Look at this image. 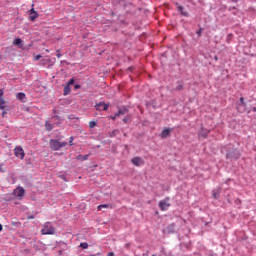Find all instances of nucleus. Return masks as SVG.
Returning a JSON list of instances; mask_svg holds the SVG:
<instances>
[{
	"label": "nucleus",
	"mask_w": 256,
	"mask_h": 256,
	"mask_svg": "<svg viewBox=\"0 0 256 256\" xmlns=\"http://www.w3.org/2000/svg\"><path fill=\"white\" fill-rule=\"evenodd\" d=\"M41 235H55V228L51 225V222L42 225Z\"/></svg>",
	"instance_id": "nucleus-1"
},
{
	"label": "nucleus",
	"mask_w": 256,
	"mask_h": 256,
	"mask_svg": "<svg viewBox=\"0 0 256 256\" xmlns=\"http://www.w3.org/2000/svg\"><path fill=\"white\" fill-rule=\"evenodd\" d=\"M49 145L52 151H59L62 147H67V142H60L59 140L51 139Z\"/></svg>",
	"instance_id": "nucleus-2"
},
{
	"label": "nucleus",
	"mask_w": 256,
	"mask_h": 256,
	"mask_svg": "<svg viewBox=\"0 0 256 256\" xmlns=\"http://www.w3.org/2000/svg\"><path fill=\"white\" fill-rule=\"evenodd\" d=\"M170 198L166 197L164 200L159 202V207L161 211H167L169 207H171V203H169Z\"/></svg>",
	"instance_id": "nucleus-3"
},
{
	"label": "nucleus",
	"mask_w": 256,
	"mask_h": 256,
	"mask_svg": "<svg viewBox=\"0 0 256 256\" xmlns=\"http://www.w3.org/2000/svg\"><path fill=\"white\" fill-rule=\"evenodd\" d=\"M14 154L18 159H25V150H23V147L21 146L15 147Z\"/></svg>",
	"instance_id": "nucleus-4"
},
{
	"label": "nucleus",
	"mask_w": 256,
	"mask_h": 256,
	"mask_svg": "<svg viewBox=\"0 0 256 256\" xmlns=\"http://www.w3.org/2000/svg\"><path fill=\"white\" fill-rule=\"evenodd\" d=\"M33 7H35V4H32V8L29 10V21H35L39 17V13Z\"/></svg>",
	"instance_id": "nucleus-5"
},
{
	"label": "nucleus",
	"mask_w": 256,
	"mask_h": 256,
	"mask_svg": "<svg viewBox=\"0 0 256 256\" xmlns=\"http://www.w3.org/2000/svg\"><path fill=\"white\" fill-rule=\"evenodd\" d=\"M15 197H18V199H23L25 197V189L23 187H18L14 190Z\"/></svg>",
	"instance_id": "nucleus-6"
},
{
	"label": "nucleus",
	"mask_w": 256,
	"mask_h": 256,
	"mask_svg": "<svg viewBox=\"0 0 256 256\" xmlns=\"http://www.w3.org/2000/svg\"><path fill=\"white\" fill-rule=\"evenodd\" d=\"M96 111H107L109 109V104H106L105 102H100L95 105Z\"/></svg>",
	"instance_id": "nucleus-7"
},
{
	"label": "nucleus",
	"mask_w": 256,
	"mask_h": 256,
	"mask_svg": "<svg viewBox=\"0 0 256 256\" xmlns=\"http://www.w3.org/2000/svg\"><path fill=\"white\" fill-rule=\"evenodd\" d=\"M132 163L133 165H135L136 167H141V165H145V161L143 160V158L141 157H134L132 159Z\"/></svg>",
	"instance_id": "nucleus-8"
},
{
	"label": "nucleus",
	"mask_w": 256,
	"mask_h": 256,
	"mask_svg": "<svg viewBox=\"0 0 256 256\" xmlns=\"http://www.w3.org/2000/svg\"><path fill=\"white\" fill-rule=\"evenodd\" d=\"M169 135H171V130H169V128L164 129L161 133L162 139H167Z\"/></svg>",
	"instance_id": "nucleus-9"
},
{
	"label": "nucleus",
	"mask_w": 256,
	"mask_h": 256,
	"mask_svg": "<svg viewBox=\"0 0 256 256\" xmlns=\"http://www.w3.org/2000/svg\"><path fill=\"white\" fill-rule=\"evenodd\" d=\"M212 195L214 199H219V195H221V188H217V190H213Z\"/></svg>",
	"instance_id": "nucleus-10"
},
{
	"label": "nucleus",
	"mask_w": 256,
	"mask_h": 256,
	"mask_svg": "<svg viewBox=\"0 0 256 256\" xmlns=\"http://www.w3.org/2000/svg\"><path fill=\"white\" fill-rule=\"evenodd\" d=\"M125 113H127V109H120L118 111V113H116L115 116L112 117V119H117V117H119V115H125Z\"/></svg>",
	"instance_id": "nucleus-11"
},
{
	"label": "nucleus",
	"mask_w": 256,
	"mask_h": 256,
	"mask_svg": "<svg viewBox=\"0 0 256 256\" xmlns=\"http://www.w3.org/2000/svg\"><path fill=\"white\" fill-rule=\"evenodd\" d=\"M7 107V101H5V99L0 98V109L1 111H3V109H5Z\"/></svg>",
	"instance_id": "nucleus-12"
},
{
	"label": "nucleus",
	"mask_w": 256,
	"mask_h": 256,
	"mask_svg": "<svg viewBox=\"0 0 256 256\" xmlns=\"http://www.w3.org/2000/svg\"><path fill=\"white\" fill-rule=\"evenodd\" d=\"M21 43H23V40H21V38H15L13 41V45H15L16 47H21Z\"/></svg>",
	"instance_id": "nucleus-13"
},
{
	"label": "nucleus",
	"mask_w": 256,
	"mask_h": 256,
	"mask_svg": "<svg viewBox=\"0 0 256 256\" xmlns=\"http://www.w3.org/2000/svg\"><path fill=\"white\" fill-rule=\"evenodd\" d=\"M77 159H78V161H87V159H89V155L87 154V155H78L77 156Z\"/></svg>",
	"instance_id": "nucleus-14"
},
{
	"label": "nucleus",
	"mask_w": 256,
	"mask_h": 256,
	"mask_svg": "<svg viewBox=\"0 0 256 256\" xmlns=\"http://www.w3.org/2000/svg\"><path fill=\"white\" fill-rule=\"evenodd\" d=\"M46 131H53V125L49 121L45 122Z\"/></svg>",
	"instance_id": "nucleus-15"
},
{
	"label": "nucleus",
	"mask_w": 256,
	"mask_h": 256,
	"mask_svg": "<svg viewBox=\"0 0 256 256\" xmlns=\"http://www.w3.org/2000/svg\"><path fill=\"white\" fill-rule=\"evenodd\" d=\"M178 11H180L181 15H183L184 17L189 16V14L187 12L183 11V6H178Z\"/></svg>",
	"instance_id": "nucleus-16"
},
{
	"label": "nucleus",
	"mask_w": 256,
	"mask_h": 256,
	"mask_svg": "<svg viewBox=\"0 0 256 256\" xmlns=\"http://www.w3.org/2000/svg\"><path fill=\"white\" fill-rule=\"evenodd\" d=\"M16 97L20 101H23V99H25V93L19 92V93L16 94Z\"/></svg>",
	"instance_id": "nucleus-17"
},
{
	"label": "nucleus",
	"mask_w": 256,
	"mask_h": 256,
	"mask_svg": "<svg viewBox=\"0 0 256 256\" xmlns=\"http://www.w3.org/2000/svg\"><path fill=\"white\" fill-rule=\"evenodd\" d=\"M101 209H109V204H100V205L97 207V210H98V211H101Z\"/></svg>",
	"instance_id": "nucleus-18"
},
{
	"label": "nucleus",
	"mask_w": 256,
	"mask_h": 256,
	"mask_svg": "<svg viewBox=\"0 0 256 256\" xmlns=\"http://www.w3.org/2000/svg\"><path fill=\"white\" fill-rule=\"evenodd\" d=\"M71 93V87L70 86H65L64 87V95H69Z\"/></svg>",
	"instance_id": "nucleus-19"
},
{
	"label": "nucleus",
	"mask_w": 256,
	"mask_h": 256,
	"mask_svg": "<svg viewBox=\"0 0 256 256\" xmlns=\"http://www.w3.org/2000/svg\"><path fill=\"white\" fill-rule=\"evenodd\" d=\"M94 127H97V122H95V121H90V122H89V128H90V129H93Z\"/></svg>",
	"instance_id": "nucleus-20"
},
{
	"label": "nucleus",
	"mask_w": 256,
	"mask_h": 256,
	"mask_svg": "<svg viewBox=\"0 0 256 256\" xmlns=\"http://www.w3.org/2000/svg\"><path fill=\"white\" fill-rule=\"evenodd\" d=\"M200 135H201L202 137H207V135H209V130H203V129H202V132L200 133Z\"/></svg>",
	"instance_id": "nucleus-21"
},
{
	"label": "nucleus",
	"mask_w": 256,
	"mask_h": 256,
	"mask_svg": "<svg viewBox=\"0 0 256 256\" xmlns=\"http://www.w3.org/2000/svg\"><path fill=\"white\" fill-rule=\"evenodd\" d=\"M80 247H81L82 249H88L89 244H88L87 242H83V243L80 244Z\"/></svg>",
	"instance_id": "nucleus-22"
},
{
	"label": "nucleus",
	"mask_w": 256,
	"mask_h": 256,
	"mask_svg": "<svg viewBox=\"0 0 256 256\" xmlns=\"http://www.w3.org/2000/svg\"><path fill=\"white\" fill-rule=\"evenodd\" d=\"M47 63H49V59H42L41 60L42 65H47Z\"/></svg>",
	"instance_id": "nucleus-23"
},
{
	"label": "nucleus",
	"mask_w": 256,
	"mask_h": 256,
	"mask_svg": "<svg viewBox=\"0 0 256 256\" xmlns=\"http://www.w3.org/2000/svg\"><path fill=\"white\" fill-rule=\"evenodd\" d=\"M75 83V79H73V78H71L69 81H68V87L70 86V85H73Z\"/></svg>",
	"instance_id": "nucleus-24"
},
{
	"label": "nucleus",
	"mask_w": 256,
	"mask_h": 256,
	"mask_svg": "<svg viewBox=\"0 0 256 256\" xmlns=\"http://www.w3.org/2000/svg\"><path fill=\"white\" fill-rule=\"evenodd\" d=\"M198 37H201L202 33H203V28H200L197 32Z\"/></svg>",
	"instance_id": "nucleus-25"
},
{
	"label": "nucleus",
	"mask_w": 256,
	"mask_h": 256,
	"mask_svg": "<svg viewBox=\"0 0 256 256\" xmlns=\"http://www.w3.org/2000/svg\"><path fill=\"white\" fill-rule=\"evenodd\" d=\"M41 54H38V55H36V56H34V60L35 61H39V59H41Z\"/></svg>",
	"instance_id": "nucleus-26"
},
{
	"label": "nucleus",
	"mask_w": 256,
	"mask_h": 256,
	"mask_svg": "<svg viewBox=\"0 0 256 256\" xmlns=\"http://www.w3.org/2000/svg\"><path fill=\"white\" fill-rule=\"evenodd\" d=\"M73 140H74V138H73V136H71V137H70V140H69V145H70V147H73Z\"/></svg>",
	"instance_id": "nucleus-27"
},
{
	"label": "nucleus",
	"mask_w": 256,
	"mask_h": 256,
	"mask_svg": "<svg viewBox=\"0 0 256 256\" xmlns=\"http://www.w3.org/2000/svg\"><path fill=\"white\" fill-rule=\"evenodd\" d=\"M56 56H57V58H58V59H61L62 54H61V52H60L59 50H57V54H56Z\"/></svg>",
	"instance_id": "nucleus-28"
},
{
	"label": "nucleus",
	"mask_w": 256,
	"mask_h": 256,
	"mask_svg": "<svg viewBox=\"0 0 256 256\" xmlns=\"http://www.w3.org/2000/svg\"><path fill=\"white\" fill-rule=\"evenodd\" d=\"M4 92L2 89H0V99H3Z\"/></svg>",
	"instance_id": "nucleus-29"
},
{
	"label": "nucleus",
	"mask_w": 256,
	"mask_h": 256,
	"mask_svg": "<svg viewBox=\"0 0 256 256\" xmlns=\"http://www.w3.org/2000/svg\"><path fill=\"white\" fill-rule=\"evenodd\" d=\"M240 103H241L243 106H245V101H244V98H243V97L240 98Z\"/></svg>",
	"instance_id": "nucleus-30"
},
{
	"label": "nucleus",
	"mask_w": 256,
	"mask_h": 256,
	"mask_svg": "<svg viewBox=\"0 0 256 256\" xmlns=\"http://www.w3.org/2000/svg\"><path fill=\"white\" fill-rule=\"evenodd\" d=\"M178 91H181V89H183V85H178L176 88Z\"/></svg>",
	"instance_id": "nucleus-31"
},
{
	"label": "nucleus",
	"mask_w": 256,
	"mask_h": 256,
	"mask_svg": "<svg viewBox=\"0 0 256 256\" xmlns=\"http://www.w3.org/2000/svg\"><path fill=\"white\" fill-rule=\"evenodd\" d=\"M128 121H129V118H124V119H123V122H124V123H128Z\"/></svg>",
	"instance_id": "nucleus-32"
},
{
	"label": "nucleus",
	"mask_w": 256,
	"mask_h": 256,
	"mask_svg": "<svg viewBox=\"0 0 256 256\" xmlns=\"http://www.w3.org/2000/svg\"><path fill=\"white\" fill-rule=\"evenodd\" d=\"M107 255H108V256H115V253L109 252Z\"/></svg>",
	"instance_id": "nucleus-33"
},
{
	"label": "nucleus",
	"mask_w": 256,
	"mask_h": 256,
	"mask_svg": "<svg viewBox=\"0 0 256 256\" xmlns=\"http://www.w3.org/2000/svg\"><path fill=\"white\" fill-rule=\"evenodd\" d=\"M80 85L79 84H77V85H75V89H80Z\"/></svg>",
	"instance_id": "nucleus-34"
},
{
	"label": "nucleus",
	"mask_w": 256,
	"mask_h": 256,
	"mask_svg": "<svg viewBox=\"0 0 256 256\" xmlns=\"http://www.w3.org/2000/svg\"><path fill=\"white\" fill-rule=\"evenodd\" d=\"M28 219H35V216H28Z\"/></svg>",
	"instance_id": "nucleus-35"
},
{
	"label": "nucleus",
	"mask_w": 256,
	"mask_h": 256,
	"mask_svg": "<svg viewBox=\"0 0 256 256\" xmlns=\"http://www.w3.org/2000/svg\"><path fill=\"white\" fill-rule=\"evenodd\" d=\"M7 112H2V117H5Z\"/></svg>",
	"instance_id": "nucleus-36"
},
{
	"label": "nucleus",
	"mask_w": 256,
	"mask_h": 256,
	"mask_svg": "<svg viewBox=\"0 0 256 256\" xmlns=\"http://www.w3.org/2000/svg\"><path fill=\"white\" fill-rule=\"evenodd\" d=\"M0 231H3V225L0 224Z\"/></svg>",
	"instance_id": "nucleus-37"
},
{
	"label": "nucleus",
	"mask_w": 256,
	"mask_h": 256,
	"mask_svg": "<svg viewBox=\"0 0 256 256\" xmlns=\"http://www.w3.org/2000/svg\"><path fill=\"white\" fill-rule=\"evenodd\" d=\"M234 3H237L239 0H232Z\"/></svg>",
	"instance_id": "nucleus-38"
},
{
	"label": "nucleus",
	"mask_w": 256,
	"mask_h": 256,
	"mask_svg": "<svg viewBox=\"0 0 256 256\" xmlns=\"http://www.w3.org/2000/svg\"><path fill=\"white\" fill-rule=\"evenodd\" d=\"M218 60V58H217V56H215V61H217Z\"/></svg>",
	"instance_id": "nucleus-39"
},
{
	"label": "nucleus",
	"mask_w": 256,
	"mask_h": 256,
	"mask_svg": "<svg viewBox=\"0 0 256 256\" xmlns=\"http://www.w3.org/2000/svg\"><path fill=\"white\" fill-rule=\"evenodd\" d=\"M229 155H231V154H227V157H229Z\"/></svg>",
	"instance_id": "nucleus-40"
}]
</instances>
